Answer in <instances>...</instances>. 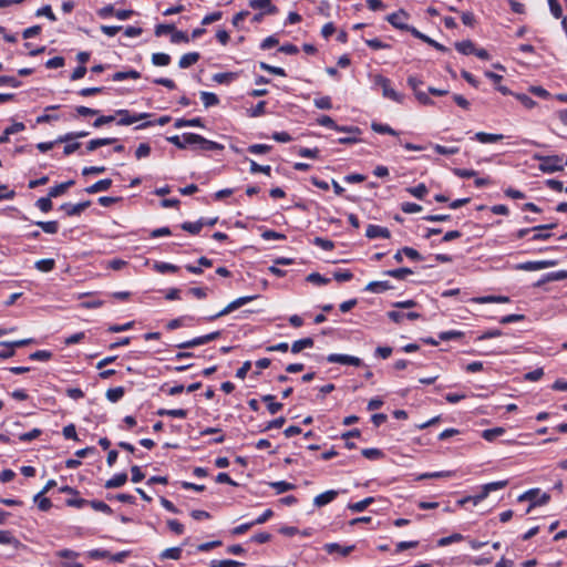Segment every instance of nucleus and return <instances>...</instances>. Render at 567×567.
<instances>
[{"label": "nucleus", "mask_w": 567, "mask_h": 567, "mask_svg": "<svg viewBox=\"0 0 567 567\" xmlns=\"http://www.w3.org/2000/svg\"><path fill=\"white\" fill-rule=\"evenodd\" d=\"M154 268L161 274L176 272L178 267L168 262H156Z\"/></svg>", "instance_id": "58"}, {"label": "nucleus", "mask_w": 567, "mask_h": 567, "mask_svg": "<svg viewBox=\"0 0 567 567\" xmlns=\"http://www.w3.org/2000/svg\"><path fill=\"white\" fill-rule=\"evenodd\" d=\"M171 34H172V37H171L172 43H181V42L187 43L189 41V38L186 32L176 30L175 28Z\"/></svg>", "instance_id": "61"}, {"label": "nucleus", "mask_w": 567, "mask_h": 567, "mask_svg": "<svg viewBox=\"0 0 567 567\" xmlns=\"http://www.w3.org/2000/svg\"><path fill=\"white\" fill-rule=\"evenodd\" d=\"M365 236L369 239H374L378 237L388 239L390 238L391 234L386 227H382L379 225H369L365 231Z\"/></svg>", "instance_id": "13"}, {"label": "nucleus", "mask_w": 567, "mask_h": 567, "mask_svg": "<svg viewBox=\"0 0 567 567\" xmlns=\"http://www.w3.org/2000/svg\"><path fill=\"white\" fill-rule=\"evenodd\" d=\"M115 115L120 116L117 125H131L150 116L148 113L131 114L128 110H117Z\"/></svg>", "instance_id": "8"}, {"label": "nucleus", "mask_w": 567, "mask_h": 567, "mask_svg": "<svg viewBox=\"0 0 567 567\" xmlns=\"http://www.w3.org/2000/svg\"><path fill=\"white\" fill-rule=\"evenodd\" d=\"M409 18V14L403 9L386 16V21L395 29L402 31H409L411 33L412 25L406 24L404 21Z\"/></svg>", "instance_id": "7"}, {"label": "nucleus", "mask_w": 567, "mask_h": 567, "mask_svg": "<svg viewBox=\"0 0 567 567\" xmlns=\"http://www.w3.org/2000/svg\"><path fill=\"white\" fill-rule=\"evenodd\" d=\"M249 7L254 10H261L267 14H277L278 8L271 3V0H249Z\"/></svg>", "instance_id": "12"}, {"label": "nucleus", "mask_w": 567, "mask_h": 567, "mask_svg": "<svg viewBox=\"0 0 567 567\" xmlns=\"http://www.w3.org/2000/svg\"><path fill=\"white\" fill-rule=\"evenodd\" d=\"M564 279H567V270H559V271H554V272H549L547 275H545L537 284L536 286L539 287L546 282H549V281H558V280H564Z\"/></svg>", "instance_id": "23"}, {"label": "nucleus", "mask_w": 567, "mask_h": 567, "mask_svg": "<svg viewBox=\"0 0 567 567\" xmlns=\"http://www.w3.org/2000/svg\"><path fill=\"white\" fill-rule=\"evenodd\" d=\"M182 548L181 547H171L166 548L161 554V559H174L177 560L182 556Z\"/></svg>", "instance_id": "43"}, {"label": "nucleus", "mask_w": 567, "mask_h": 567, "mask_svg": "<svg viewBox=\"0 0 567 567\" xmlns=\"http://www.w3.org/2000/svg\"><path fill=\"white\" fill-rule=\"evenodd\" d=\"M411 274H413V271L406 267L384 271V275L400 280L405 279V277Z\"/></svg>", "instance_id": "42"}, {"label": "nucleus", "mask_w": 567, "mask_h": 567, "mask_svg": "<svg viewBox=\"0 0 567 567\" xmlns=\"http://www.w3.org/2000/svg\"><path fill=\"white\" fill-rule=\"evenodd\" d=\"M272 148L271 145H267V144H252L250 146H248V152L251 153V154H266L268 152H270Z\"/></svg>", "instance_id": "60"}, {"label": "nucleus", "mask_w": 567, "mask_h": 567, "mask_svg": "<svg viewBox=\"0 0 567 567\" xmlns=\"http://www.w3.org/2000/svg\"><path fill=\"white\" fill-rule=\"evenodd\" d=\"M52 198L48 195L47 197H41L37 200L35 206L43 213H48L52 209Z\"/></svg>", "instance_id": "51"}, {"label": "nucleus", "mask_w": 567, "mask_h": 567, "mask_svg": "<svg viewBox=\"0 0 567 567\" xmlns=\"http://www.w3.org/2000/svg\"><path fill=\"white\" fill-rule=\"evenodd\" d=\"M33 502L38 505V508L42 512H48L52 507V503L49 498L43 497L42 494H35Z\"/></svg>", "instance_id": "45"}, {"label": "nucleus", "mask_w": 567, "mask_h": 567, "mask_svg": "<svg viewBox=\"0 0 567 567\" xmlns=\"http://www.w3.org/2000/svg\"><path fill=\"white\" fill-rule=\"evenodd\" d=\"M199 59L200 54L198 52H189L181 56L178 65L181 69H187L197 63Z\"/></svg>", "instance_id": "21"}, {"label": "nucleus", "mask_w": 567, "mask_h": 567, "mask_svg": "<svg viewBox=\"0 0 567 567\" xmlns=\"http://www.w3.org/2000/svg\"><path fill=\"white\" fill-rule=\"evenodd\" d=\"M152 63L156 66H166L171 63V55L162 52L153 53Z\"/></svg>", "instance_id": "38"}, {"label": "nucleus", "mask_w": 567, "mask_h": 567, "mask_svg": "<svg viewBox=\"0 0 567 567\" xmlns=\"http://www.w3.org/2000/svg\"><path fill=\"white\" fill-rule=\"evenodd\" d=\"M327 361L330 363H340V364H348V365H354V367L362 365V360L360 358L349 355V354L331 353L327 357Z\"/></svg>", "instance_id": "9"}, {"label": "nucleus", "mask_w": 567, "mask_h": 567, "mask_svg": "<svg viewBox=\"0 0 567 567\" xmlns=\"http://www.w3.org/2000/svg\"><path fill=\"white\" fill-rule=\"evenodd\" d=\"M24 128H25V125L22 122H16L12 125L8 126L3 131V134L0 135V144L8 143L10 135L22 132V131H24Z\"/></svg>", "instance_id": "17"}, {"label": "nucleus", "mask_w": 567, "mask_h": 567, "mask_svg": "<svg viewBox=\"0 0 567 567\" xmlns=\"http://www.w3.org/2000/svg\"><path fill=\"white\" fill-rule=\"evenodd\" d=\"M312 347H313L312 338L308 337V338L299 339L291 344V352L299 353L303 349L312 348Z\"/></svg>", "instance_id": "29"}, {"label": "nucleus", "mask_w": 567, "mask_h": 567, "mask_svg": "<svg viewBox=\"0 0 567 567\" xmlns=\"http://www.w3.org/2000/svg\"><path fill=\"white\" fill-rule=\"evenodd\" d=\"M371 128L375 132V133H379V134H389V135H393V136H398L399 135V132H396L395 130H393L390 125L388 124H382V123H378V122H373L371 124Z\"/></svg>", "instance_id": "35"}, {"label": "nucleus", "mask_w": 567, "mask_h": 567, "mask_svg": "<svg viewBox=\"0 0 567 567\" xmlns=\"http://www.w3.org/2000/svg\"><path fill=\"white\" fill-rule=\"evenodd\" d=\"M507 484H508V481H497V482L487 483L482 486V491L484 492V494L486 496H488L489 493L497 491V489H502V488L506 487Z\"/></svg>", "instance_id": "41"}, {"label": "nucleus", "mask_w": 567, "mask_h": 567, "mask_svg": "<svg viewBox=\"0 0 567 567\" xmlns=\"http://www.w3.org/2000/svg\"><path fill=\"white\" fill-rule=\"evenodd\" d=\"M455 49L464 55H470V54H473V52H475V45L471 40H464L462 42H456Z\"/></svg>", "instance_id": "34"}, {"label": "nucleus", "mask_w": 567, "mask_h": 567, "mask_svg": "<svg viewBox=\"0 0 567 567\" xmlns=\"http://www.w3.org/2000/svg\"><path fill=\"white\" fill-rule=\"evenodd\" d=\"M259 66L261 70L267 71L271 74L279 75V76H286V71L282 68L279 66H272L266 62H260Z\"/></svg>", "instance_id": "54"}, {"label": "nucleus", "mask_w": 567, "mask_h": 567, "mask_svg": "<svg viewBox=\"0 0 567 567\" xmlns=\"http://www.w3.org/2000/svg\"><path fill=\"white\" fill-rule=\"evenodd\" d=\"M261 400L267 403V409L270 414H276L282 409V403L275 402V395L272 394H266L261 396Z\"/></svg>", "instance_id": "28"}, {"label": "nucleus", "mask_w": 567, "mask_h": 567, "mask_svg": "<svg viewBox=\"0 0 567 567\" xmlns=\"http://www.w3.org/2000/svg\"><path fill=\"white\" fill-rule=\"evenodd\" d=\"M361 454L365 457V458H369V460H379L381 457H383V452L379 449H374V447H371V449H363L361 451Z\"/></svg>", "instance_id": "57"}, {"label": "nucleus", "mask_w": 567, "mask_h": 567, "mask_svg": "<svg viewBox=\"0 0 567 567\" xmlns=\"http://www.w3.org/2000/svg\"><path fill=\"white\" fill-rule=\"evenodd\" d=\"M55 555L65 559V561L61 564L62 567H83L82 564L75 561V559L79 557V553L76 551L71 549H61L56 551Z\"/></svg>", "instance_id": "10"}, {"label": "nucleus", "mask_w": 567, "mask_h": 567, "mask_svg": "<svg viewBox=\"0 0 567 567\" xmlns=\"http://www.w3.org/2000/svg\"><path fill=\"white\" fill-rule=\"evenodd\" d=\"M392 288L389 281H371L367 285L365 290L373 293H381Z\"/></svg>", "instance_id": "20"}, {"label": "nucleus", "mask_w": 567, "mask_h": 567, "mask_svg": "<svg viewBox=\"0 0 567 567\" xmlns=\"http://www.w3.org/2000/svg\"><path fill=\"white\" fill-rule=\"evenodd\" d=\"M313 103H315L316 107L320 109V110H330V109H332V102H331L330 96H322V97H319V99H315Z\"/></svg>", "instance_id": "62"}, {"label": "nucleus", "mask_w": 567, "mask_h": 567, "mask_svg": "<svg viewBox=\"0 0 567 567\" xmlns=\"http://www.w3.org/2000/svg\"><path fill=\"white\" fill-rule=\"evenodd\" d=\"M557 264L556 260H539V261H526L517 266L518 269L526 271H534L554 267Z\"/></svg>", "instance_id": "11"}, {"label": "nucleus", "mask_w": 567, "mask_h": 567, "mask_svg": "<svg viewBox=\"0 0 567 567\" xmlns=\"http://www.w3.org/2000/svg\"><path fill=\"white\" fill-rule=\"evenodd\" d=\"M37 226H39L47 234H56L59 230V223L56 220L50 221H37Z\"/></svg>", "instance_id": "40"}, {"label": "nucleus", "mask_w": 567, "mask_h": 567, "mask_svg": "<svg viewBox=\"0 0 567 567\" xmlns=\"http://www.w3.org/2000/svg\"><path fill=\"white\" fill-rule=\"evenodd\" d=\"M174 126L176 128H181V127H185V126L204 127V123L200 117H195V118H190V120L178 118L175 121Z\"/></svg>", "instance_id": "32"}, {"label": "nucleus", "mask_w": 567, "mask_h": 567, "mask_svg": "<svg viewBox=\"0 0 567 567\" xmlns=\"http://www.w3.org/2000/svg\"><path fill=\"white\" fill-rule=\"evenodd\" d=\"M503 138L504 136L502 134H492L485 132H477L474 135V140L478 141L480 143H495Z\"/></svg>", "instance_id": "27"}, {"label": "nucleus", "mask_w": 567, "mask_h": 567, "mask_svg": "<svg viewBox=\"0 0 567 567\" xmlns=\"http://www.w3.org/2000/svg\"><path fill=\"white\" fill-rule=\"evenodd\" d=\"M538 494H539V489L534 488V489L527 491L526 493H524L523 495H520L518 497V501H529L530 502V505L528 506L526 513H530L532 508L535 506L545 505L549 502V499H550L549 494L543 493L540 496H538Z\"/></svg>", "instance_id": "5"}, {"label": "nucleus", "mask_w": 567, "mask_h": 567, "mask_svg": "<svg viewBox=\"0 0 567 567\" xmlns=\"http://www.w3.org/2000/svg\"><path fill=\"white\" fill-rule=\"evenodd\" d=\"M266 101H260L256 104V106L249 109L247 111L250 117H258L266 113Z\"/></svg>", "instance_id": "50"}, {"label": "nucleus", "mask_w": 567, "mask_h": 567, "mask_svg": "<svg viewBox=\"0 0 567 567\" xmlns=\"http://www.w3.org/2000/svg\"><path fill=\"white\" fill-rule=\"evenodd\" d=\"M74 183L75 182L73 179H70L68 182L58 184L49 189L48 195L51 198H56V197L63 195L70 187H72L74 185Z\"/></svg>", "instance_id": "19"}, {"label": "nucleus", "mask_w": 567, "mask_h": 567, "mask_svg": "<svg viewBox=\"0 0 567 567\" xmlns=\"http://www.w3.org/2000/svg\"><path fill=\"white\" fill-rule=\"evenodd\" d=\"M183 136H184V140L189 145L196 146L197 148L203 150V151H223L224 150L223 144L206 140L205 137H203L199 134L184 133Z\"/></svg>", "instance_id": "3"}, {"label": "nucleus", "mask_w": 567, "mask_h": 567, "mask_svg": "<svg viewBox=\"0 0 567 567\" xmlns=\"http://www.w3.org/2000/svg\"><path fill=\"white\" fill-rule=\"evenodd\" d=\"M156 414L159 416H172V417L185 419L187 416L188 412H187V410H184V409H172V410L159 409L156 412Z\"/></svg>", "instance_id": "30"}, {"label": "nucleus", "mask_w": 567, "mask_h": 567, "mask_svg": "<svg viewBox=\"0 0 567 567\" xmlns=\"http://www.w3.org/2000/svg\"><path fill=\"white\" fill-rule=\"evenodd\" d=\"M514 95L526 109H533L536 105V102L527 94L517 93Z\"/></svg>", "instance_id": "64"}, {"label": "nucleus", "mask_w": 567, "mask_h": 567, "mask_svg": "<svg viewBox=\"0 0 567 567\" xmlns=\"http://www.w3.org/2000/svg\"><path fill=\"white\" fill-rule=\"evenodd\" d=\"M115 142H116L115 137L94 138V140H91L86 144V150L89 152H93V151H95L96 148H99L101 146L111 145V144H113Z\"/></svg>", "instance_id": "25"}, {"label": "nucleus", "mask_w": 567, "mask_h": 567, "mask_svg": "<svg viewBox=\"0 0 567 567\" xmlns=\"http://www.w3.org/2000/svg\"><path fill=\"white\" fill-rule=\"evenodd\" d=\"M313 244L320 248H322L323 250H332L334 248V243L330 239H326V238H322V237H315L313 239Z\"/></svg>", "instance_id": "59"}, {"label": "nucleus", "mask_w": 567, "mask_h": 567, "mask_svg": "<svg viewBox=\"0 0 567 567\" xmlns=\"http://www.w3.org/2000/svg\"><path fill=\"white\" fill-rule=\"evenodd\" d=\"M244 564L233 559L212 560L209 567H243Z\"/></svg>", "instance_id": "47"}, {"label": "nucleus", "mask_w": 567, "mask_h": 567, "mask_svg": "<svg viewBox=\"0 0 567 567\" xmlns=\"http://www.w3.org/2000/svg\"><path fill=\"white\" fill-rule=\"evenodd\" d=\"M220 334H221L220 331H214V332H210L205 336L196 337L194 339H195L196 346L198 347V346L206 344L210 341L218 339L220 337Z\"/></svg>", "instance_id": "48"}, {"label": "nucleus", "mask_w": 567, "mask_h": 567, "mask_svg": "<svg viewBox=\"0 0 567 567\" xmlns=\"http://www.w3.org/2000/svg\"><path fill=\"white\" fill-rule=\"evenodd\" d=\"M257 298V296H245V297H239L237 299H235L234 301H231L230 303H228L223 310H220L219 312L215 313V315H212V316H208L206 318L207 321H213V320H216L220 317H224L226 315H229L230 312H233L234 310L245 306L246 303L255 300Z\"/></svg>", "instance_id": "6"}, {"label": "nucleus", "mask_w": 567, "mask_h": 567, "mask_svg": "<svg viewBox=\"0 0 567 567\" xmlns=\"http://www.w3.org/2000/svg\"><path fill=\"white\" fill-rule=\"evenodd\" d=\"M534 159L539 162V171L543 173L551 174L564 169V156L563 155H540L535 154Z\"/></svg>", "instance_id": "2"}, {"label": "nucleus", "mask_w": 567, "mask_h": 567, "mask_svg": "<svg viewBox=\"0 0 567 567\" xmlns=\"http://www.w3.org/2000/svg\"><path fill=\"white\" fill-rule=\"evenodd\" d=\"M35 268L39 270V271H42V272H49L51 270L54 269L55 267V261L54 259H51V258H48V259H40L35 262Z\"/></svg>", "instance_id": "46"}, {"label": "nucleus", "mask_w": 567, "mask_h": 567, "mask_svg": "<svg viewBox=\"0 0 567 567\" xmlns=\"http://www.w3.org/2000/svg\"><path fill=\"white\" fill-rule=\"evenodd\" d=\"M127 482L126 473L115 474L112 478L107 480L104 484L105 488H117L123 486Z\"/></svg>", "instance_id": "24"}, {"label": "nucleus", "mask_w": 567, "mask_h": 567, "mask_svg": "<svg viewBox=\"0 0 567 567\" xmlns=\"http://www.w3.org/2000/svg\"><path fill=\"white\" fill-rule=\"evenodd\" d=\"M355 546L354 545H350V546H341L337 543H329V544H326L324 545V550L328 553V554H334V553H339L340 555H342L343 557L348 556L350 553H352L354 550Z\"/></svg>", "instance_id": "15"}, {"label": "nucleus", "mask_w": 567, "mask_h": 567, "mask_svg": "<svg viewBox=\"0 0 567 567\" xmlns=\"http://www.w3.org/2000/svg\"><path fill=\"white\" fill-rule=\"evenodd\" d=\"M204 226V221L203 219H199L195 223H192V221H185L182 224V229L192 234V235H197L199 234V231L202 230Z\"/></svg>", "instance_id": "33"}, {"label": "nucleus", "mask_w": 567, "mask_h": 567, "mask_svg": "<svg viewBox=\"0 0 567 567\" xmlns=\"http://www.w3.org/2000/svg\"><path fill=\"white\" fill-rule=\"evenodd\" d=\"M89 504L91 507L97 512H102L106 515H111L113 513L112 508L102 501H90Z\"/></svg>", "instance_id": "52"}, {"label": "nucleus", "mask_w": 567, "mask_h": 567, "mask_svg": "<svg viewBox=\"0 0 567 567\" xmlns=\"http://www.w3.org/2000/svg\"><path fill=\"white\" fill-rule=\"evenodd\" d=\"M124 388L123 386H117V388H112V389H109L106 391V399L113 403L120 401L123 395H124Z\"/></svg>", "instance_id": "44"}, {"label": "nucleus", "mask_w": 567, "mask_h": 567, "mask_svg": "<svg viewBox=\"0 0 567 567\" xmlns=\"http://www.w3.org/2000/svg\"><path fill=\"white\" fill-rule=\"evenodd\" d=\"M318 124L321 126H326L329 128H332L337 132H343L352 134L351 137H340L338 140V143L340 144H355L360 142L359 135L361 134V130L358 126H341L338 125L332 117L329 115H321L317 120Z\"/></svg>", "instance_id": "1"}, {"label": "nucleus", "mask_w": 567, "mask_h": 567, "mask_svg": "<svg viewBox=\"0 0 567 567\" xmlns=\"http://www.w3.org/2000/svg\"><path fill=\"white\" fill-rule=\"evenodd\" d=\"M374 503V498L373 497H367L360 502H357V503H350L348 505V508L353 512V513H360V512H363L364 509L368 508V506H370L371 504Z\"/></svg>", "instance_id": "31"}, {"label": "nucleus", "mask_w": 567, "mask_h": 567, "mask_svg": "<svg viewBox=\"0 0 567 567\" xmlns=\"http://www.w3.org/2000/svg\"><path fill=\"white\" fill-rule=\"evenodd\" d=\"M60 209L64 210L68 216H79L82 214L79 204L64 203L60 206Z\"/></svg>", "instance_id": "53"}, {"label": "nucleus", "mask_w": 567, "mask_h": 567, "mask_svg": "<svg viewBox=\"0 0 567 567\" xmlns=\"http://www.w3.org/2000/svg\"><path fill=\"white\" fill-rule=\"evenodd\" d=\"M141 78V73L136 70L118 71L112 75V80L115 82L124 81L127 79L137 80Z\"/></svg>", "instance_id": "26"}, {"label": "nucleus", "mask_w": 567, "mask_h": 567, "mask_svg": "<svg viewBox=\"0 0 567 567\" xmlns=\"http://www.w3.org/2000/svg\"><path fill=\"white\" fill-rule=\"evenodd\" d=\"M406 192L412 196L422 199L427 194V187L424 184H419L414 187L406 188Z\"/></svg>", "instance_id": "49"}, {"label": "nucleus", "mask_w": 567, "mask_h": 567, "mask_svg": "<svg viewBox=\"0 0 567 567\" xmlns=\"http://www.w3.org/2000/svg\"><path fill=\"white\" fill-rule=\"evenodd\" d=\"M505 433L504 427H493L484 430L482 433V437L488 442L494 441L496 437L502 436Z\"/></svg>", "instance_id": "39"}, {"label": "nucleus", "mask_w": 567, "mask_h": 567, "mask_svg": "<svg viewBox=\"0 0 567 567\" xmlns=\"http://www.w3.org/2000/svg\"><path fill=\"white\" fill-rule=\"evenodd\" d=\"M307 281L322 286V285L329 284L330 279L321 276L318 272H312V274L308 275Z\"/></svg>", "instance_id": "63"}, {"label": "nucleus", "mask_w": 567, "mask_h": 567, "mask_svg": "<svg viewBox=\"0 0 567 567\" xmlns=\"http://www.w3.org/2000/svg\"><path fill=\"white\" fill-rule=\"evenodd\" d=\"M373 83L382 89V95L385 99L392 100L396 103H403L404 95L391 87V81L388 78L377 74L373 79Z\"/></svg>", "instance_id": "4"}, {"label": "nucleus", "mask_w": 567, "mask_h": 567, "mask_svg": "<svg viewBox=\"0 0 567 567\" xmlns=\"http://www.w3.org/2000/svg\"><path fill=\"white\" fill-rule=\"evenodd\" d=\"M338 494L339 493L334 489L326 491L315 497L313 504L317 507H322V506L331 503L332 501H334L337 498Z\"/></svg>", "instance_id": "14"}, {"label": "nucleus", "mask_w": 567, "mask_h": 567, "mask_svg": "<svg viewBox=\"0 0 567 567\" xmlns=\"http://www.w3.org/2000/svg\"><path fill=\"white\" fill-rule=\"evenodd\" d=\"M269 485L276 491L277 494H282L296 488L293 484L286 481L271 482Z\"/></svg>", "instance_id": "37"}, {"label": "nucleus", "mask_w": 567, "mask_h": 567, "mask_svg": "<svg viewBox=\"0 0 567 567\" xmlns=\"http://www.w3.org/2000/svg\"><path fill=\"white\" fill-rule=\"evenodd\" d=\"M52 358V352L48 350H38L29 355L33 361H48Z\"/></svg>", "instance_id": "55"}, {"label": "nucleus", "mask_w": 567, "mask_h": 567, "mask_svg": "<svg viewBox=\"0 0 567 567\" xmlns=\"http://www.w3.org/2000/svg\"><path fill=\"white\" fill-rule=\"evenodd\" d=\"M411 34L413 37L424 41L425 43L432 45L433 48H435L439 51H442V52H446L447 51L446 47H444L443 44L434 41L433 39L429 38L427 35L423 34L416 28H411Z\"/></svg>", "instance_id": "16"}, {"label": "nucleus", "mask_w": 567, "mask_h": 567, "mask_svg": "<svg viewBox=\"0 0 567 567\" xmlns=\"http://www.w3.org/2000/svg\"><path fill=\"white\" fill-rule=\"evenodd\" d=\"M0 544L11 545L17 549L23 546L22 543L13 536L11 530H0Z\"/></svg>", "instance_id": "18"}, {"label": "nucleus", "mask_w": 567, "mask_h": 567, "mask_svg": "<svg viewBox=\"0 0 567 567\" xmlns=\"http://www.w3.org/2000/svg\"><path fill=\"white\" fill-rule=\"evenodd\" d=\"M111 186H112V179L105 178V179H101V181L94 183L93 185L86 187L85 192L87 194H95V193H99V192H105Z\"/></svg>", "instance_id": "22"}, {"label": "nucleus", "mask_w": 567, "mask_h": 567, "mask_svg": "<svg viewBox=\"0 0 567 567\" xmlns=\"http://www.w3.org/2000/svg\"><path fill=\"white\" fill-rule=\"evenodd\" d=\"M200 100L205 107L215 106L219 103V99L215 93L206 91L200 92Z\"/></svg>", "instance_id": "36"}, {"label": "nucleus", "mask_w": 567, "mask_h": 567, "mask_svg": "<svg viewBox=\"0 0 567 567\" xmlns=\"http://www.w3.org/2000/svg\"><path fill=\"white\" fill-rule=\"evenodd\" d=\"M433 148L440 155H454V154H457L460 152V148L456 147V146L447 147V146H443V145H440V144H435L433 146Z\"/></svg>", "instance_id": "56"}]
</instances>
